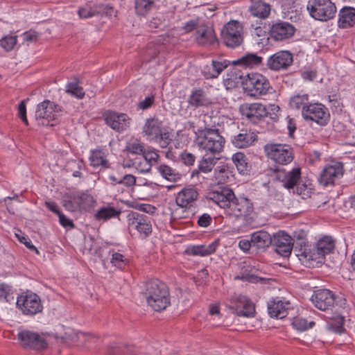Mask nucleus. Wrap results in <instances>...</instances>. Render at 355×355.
I'll use <instances>...</instances> for the list:
<instances>
[{
  "label": "nucleus",
  "mask_w": 355,
  "mask_h": 355,
  "mask_svg": "<svg viewBox=\"0 0 355 355\" xmlns=\"http://www.w3.org/2000/svg\"><path fill=\"white\" fill-rule=\"evenodd\" d=\"M207 198L222 208L228 207L232 211L231 214L243 219L244 225H252L254 223V219L252 216L253 203L247 198H236L233 191L224 186V183L218 182L217 184H211Z\"/></svg>",
  "instance_id": "obj_1"
},
{
  "label": "nucleus",
  "mask_w": 355,
  "mask_h": 355,
  "mask_svg": "<svg viewBox=\"0 0 355 355\" xmlns=\"http://www.w3.org/2000/svg\"><path fill=\"white\" fill-rule=\"evenodd\" d=\"M311 301L317 309L322 311H332L335 309L334 312L328 316L327 328L336 333H341L344 329L345 318L339 309L346 307L347 300L343 297H337L329 289H318L312 295Z\"/></svg>",
  "instance_id": "obj_2"
},
{
  "label": "nucleus",
  "mask_w": 355,
  "mask_h": 355,
  "mask_svg": "<svg viewBox=\"0 0 355 355\" xmlns=\"http://www.w3.org/2000/svg\"><path fill=\"white\" fill-rule=\"evenodd\" d=\"M143 294L148 304L155 311H163L171 304L170 293L166 285L157 279L144 283Z\"/></svg>",
  "instance_id": "obj_3"
},
{
  "label": "nucleus",
  "mask_w": 355,
  "mask_h": 355,
  "mask_svg": "<svg viewBox=\"0 0 355 355\" xmlns=\"http://www.w3.org/2000/svg\"><path fill=\"white\" fill-rule=\"evenodd\" d=\"M182 29L185 33L195 31L194 40L201 46H209L217 42L216 34L211 26L201 17L193 18L184 23Z\"/></svg>",
  "instance_id": "obj_4"
},
{
  "label": "nucleus",
  "mask_w": 355,
  "mask_h": 355,
  "mask_svg": "<svg viewBox=\"0 0 355 355\" xmlns=\"http://www.w3.org/2000/svg\"><path fill=\"white\" fill-rule=\"evenodd\" d=\"M196 143L200 149L215 157L222 152L225 140L218 129L205 128L199 130Z\"/></svg>",
  "instance_id": "obj_5"
},
{
  "label": "nucleus",
  "mask_w": 355,
  "mask_h": 355,
  "mask_svg": "<svg viewBox=\"0 0 355 355\" xmlns=\"http://www.w3.org/2000/svg\"><path fill=\"white\" fill-rule=\"evenodd\" d=\"M307 10L311 17L322 21L334 18L336 12V7L331 0H309Z\"/></svg>",
  "instance_id": "obj_6"
},
{
  "label": "nucleus",
  "mask_w": 355,
  "mask_h": 355,
  "mask_svg": "<svg viewBox=\"0 0 355 355\" xmlns=\"http://www.w3.org/2000/svg\"><path fill=\"white\" fill-rule=\"evenodd\" d=\"M62 112L60 105L49 100H45L37 105L35 119L43 125L53 126L55 125L53 122L58 120Z\"/></svg>",
  "instance_id": "obj_7"
},
{
  "label": "nucleus",
  "mask_w": 355,
  "mask_h": 355,
  "mask_svg": "<svg viewBox=\"0 0 355 355\" xmlns=\"http://www.w3.org/2000/svg\"><path fill=\"white\" fill-rule=\"evenodd\" d=\"M268 80L261 73H252L243 82V89L250 96H259L267 94L270 88Z\"/></svg>",
  "instance_id": "obj_8"
},
{
  "label": "nucleus",
  "mask_w": 355,
  "mask_h": 355,
  "mask_svg": "<svg viewBox=\"0 0 355 355\" xmlns=\"http://www.w3.org/2000/svg\"><path fill=\"white\" fill-rule=\"evenodd\" d=\"M264 151L268 158L282 165L291 163L294 157L293 148L286 144H268L264 146Z\"/></svg>",
  "instance_id": "obj_9"
},
{
  "label": "nucleus",
  "mask_w": 355,
  "mask_h": 355,
  "mask_svg": "<svg viewBox=\"0 0 355 355\" xmlns=\"http://www.w3.org/2000/svg\"><path fill=\"white\" fill-rule=\"evenodd\" d=\"M17 306L24 315H34L41 313L43 305L41 299L36 293L27 291L17 299Z\"/></svg>",
  "instance_id": "obj_10"
},
{
  "label": "nucleus",
  "mask_w": 355,
  "mask_h": 355,
  "mask_svg": "<svg viewBox=\"0 0 355 355\" xmlns=\"http://www.w3.org/2000/svg\"><path fill=\"white\" fill-rule=\"evenodd\" d=\"M243 26L238 21L227 23L221 31V37L224 44L230 48L240 46L243 41Z\"/></svg>",
  "instance_id": "obj_11"
},
{
  "label": "nucleus",
  "mask_w": 355,
  "mask_h": 355,
  "mask_svg": "<svg viewBox=\"0 0 355 355\" xmlns=\"http://www.w3.org/2000/svg\"><path fill=\"white\" fill-rule=\"evenodd\" d=\"M302 115L306 121L315 122L320 125L327 124L330 117L328 109L318 103H310L302 111Z\"/></svg>",
  "instance_id": "obj_12"
},
{
  "label": "nucleus",
  "mask_w": 355,
  "mask_h": 355,
  "mask_svg": "<svg viewBox=\"0 0 355 355\" xmlns=\"http://www.w3.org/2000/svg\"><path fill=\"white\" fill-rule=\"evenodd\" d=\"M17 339L25 349L40 351L47 347L45 338L35 331L21 330L17 334Z\"/></svg>",
  "instance_id": "obj_13"
},
{
  "label": "nucleus",
  "mask_w": 355,
  "mask_h": 355,
  "mask_svg": "<svg viewBox=\"0 0 355 355\" xmlns=\"http://www.w3.org/2000/svg\"><path fill=\"white\" fill-rule=\"evenodd\" d=\"M130 229H135L146 236L152 232L151 218L144 214L131 211L127 216Z\"/></svg>",
  "instance_id": "obj_14"
},
{
  "label": "nucleus",
  "mask_w": 355,
  "mask_h": 355,
  "mask_svg": "<svg viewBox=\"0 0 355 355\" xmlns=\"http://www.w3.org/2000/svg\"><path fill=\"white\" fill-rule=\"evenodd\" d=\"M272 244L275 247L277 253L288 257L293 250V239L285 232L279 231L273 235Z\"/></svg>",
  "instance_id": "obj_15"
},
{
  "label": "nucleus",
  "mask_w": 355,
  "mask_h": 355,
  "mask_svg": "<svg viewBox=\"0 0 355 355\" xmlns=\"http://www.w3.org/2000/svg\"><path fill=\"white\" fill-rule=\"evenodd\" d=\"M293 62L292 53L288 51H280L269 57L267 66L272 71L285 70L293 64Z\"/></svg>",
  "instance_id": "obj_16"
},
{
  "label": "nucleus",
  "mask_w": 355,
  "mask_h": 355,
  "mask_svg": "<svg viewBox=\"0 0 355 355\" xmlns=\"http://www.w3.org/2000/svg\"><path fill=\"white\" fill-rule=\"evenodd\" d=\"M240 112L253 123H257L261 118L267 115L264 105L261 103H245L241 106Z\"/></svg>",
  "instance_id": "obj_17"
},
{
  "label": "nucleus",
  "mask_w": 355,
  "mask_h": 355,
  "mask_svg": "<svg viewBox=\"0 0 355 355\" xmlns=\"http://www.w3.org/2000/svg\"><path fill=\"white\" fill-rule=\"evenodd\" d=\"M105 120L111 128L118 132L125 130L130 123V118L126 114L115 112H106Z\"/></svg>",
  "instance_id": "obj_18"
},
{
  "label": "nucleus",
  "mask_w": 355,
  "mask_h": 355,
  "mask_svg": "<svg viewBox=\"0 0 355 355\" xmlns=\"http://www.w3.org/2000/svg\"><path fill=\"white\" fill-rule=\"evenodd\" d=\"M232 309L239 316L252 317L255 313L254 304L249 298L241 295L236 297Z\"/></svg>",
  "instance_id": "obj_19"
},
{
  "label": "nucleus",
  "mask_w": 355,
  "mask_h": 355,
  "mask_svg": "<svg viewBox=\"0 0 355 355\" xmlns=\"http://www.w3.org/2000/svg\"><path fill=\"white\" fill-rule=\"evenodd\" d=\"M335 248L334 241L331 236H324L320 239L315 247L313 248V253L315 254L313 261L318 263H322L324 256L331 253Z\"/></svg>",
  "instance_id": "obj_20"
},
{
  "label": "nucleus",
  "mask_w": 355,
  "mask_h": 355,
  "mask_svg": "<svg viewBox=\"0 0 355 355\" xmlns=\"http://www.w3.org/2000/svg\"><path fill=\"white\" fill-rule=\"evenodd\" d=\"M295 32L294 27L287 22H280L274 24L270 30L271 37L277 41H282L291 37Z\"/></svg>",
  "instance_id": "obj_21"
},
{
  "label": "nucleus",
  "mask_w": 355,
  "mask_h": 355,
  "mask_svg": "<svg viewBox=\"0 0 355 355\" xmlns=\"http://www.w3.org/2000/svg\"><path fill=\"white\" fill-rule=\"evenodd\" d=\"M229 65L230 61L226 60H212L210 64L204 66L202 73L207 79L216 78Z\"/></svg>",
  "instance_id": "obj_22"
},
{
  "label": "nucleus",
  "mask_w": 355,
  "mask_h": 355,
  "mask_svg": "<svg viewBox=\"0 0 355 355\" xmlns=\"http://www.w3.org/2000/svg\"><path fill=\"white\" fill-rule=\"evenodd\" d=\"M293 250L300 260L313 261L315 254L313 253V249L304 240L298 239L295 243H293Z\"/></svg>",
  "instance_id": "obj_23"
},
{
  "label": "nucleus",
  "mask_w": 355,
  "mask_h": 355,
  "mask_svg": "<svg viewBox=\"0 0 355 355\" xmlns=\"http://www.w3.org/2000/svg\"><path fill=\"white\" fill-rule=\"evenodd\" d=\"M300 167H295L289 172L277 165H272L266 170V175L270 178H300L301 171Z\"/></svg>",
  "instance_id": "obj_24"
},
{
  "label": "nucleus",
  "mask_w": 355,
  "mask_h": 355,
  "mask_svg": "<svg viewBox=\"0 0 355 355\" xmlns=\"http://www.w3.org/2000/svg\"><path fill=\"white\" fill-rule=\"evenodd\" d=\"M253 247L264 251L272 243V237L266 231L259 230L251 234Z\"/></svg>",
  "instance_id": "obj_25"
},
{
  "label": "nucleus",
  "mask_w": 355,
  "mask_h": 355,
  "mask_svg": "<svg viewBox=\"0 0 355 355\" xmlns=\"http://www.w3.org/2000/svg\"><path fill=\"white\" fill-rule=\"evenodd\" d=\"M288 302H284L280 300H273L268 302V310L270 317L284 318L287 315Z\"/></svg>",
  "instance_id": "obj_26"
},
{
  "label": "nucleus",
  "mask_w": 355,
  "mask_h": 355,
  "mask_svg": "<svg viewBox=\"0 0 355 355\" xmlns=\"http://www.w3.org/2000/svg\"><path fill=\"white\" fill-rule=\"evenodd\" d=\"M355 24V8L352 7L343 8L338 14V25L340 28H347Z\"/></svg>",
  "instance_id": "obj_27"
},
{
  "label": "nucleus",
  "mask_w": 355,
  "mask_h": 355,
  "mask_svg": "<svg viewBox=\"0 0 355 355\" xmlns=\"http://www.w3.org/2000/svg\"><path fill=\"white\" fill-rule=\"evenodd\" d=\"M198 196L197 191L193 187L184 188L179 192L176 197V203L182 208L187 207L191 202L198 198Z\"/></svg>",
  "instance_id": "obj_28"
},
{
  "label": "nucleus",
  "mask_w": 355,
  "mask_h": 355,
  "mask_svg": "<svg viewBox=\"0 0 355 355\" xmlns=\"http://www.w3.org/2000/svg\"><path fill=\"white\" fill-rule=\"evenodd\" d=\"M189 104L195 107H207L211 103L205 92L202 89H194L189 98Z\"/></svg>",
  "instance_id": "obj_29"
},
{
  "label": "nucleus",
  "mask_w": 355,
  "mask_h": 355,
  "mask_svg": "<svg viewBox=\"0 0 355 355\" xmlns=\"http://www.w3.org/2000/svg\"><path fill=\"white\" fill-rule=\"evenodd\" d=\"M159 0H135V11L139 17H146L156 8Z\"/></svg>",
  "instance_id": "obj_30"
},
{
  "label": "nucleus",
  "mask_w": 355,
  "mask_h": 355,
  "mask_svg": "<svg viewBox=\"0 0 355 355\" xmlns=\"http://www.w3.org/2000/svg\"><path fill=\"white\" fill-rule=\"evenodd\" d=\"M257 139V136L253 132H242L234 137L232 144L237 148H243L251 146Z\"/></svg>",
  "instance_id": "obj_31"
},
{
  "label": "nucleus",
  "mask_w": 355,
  "mask_h": 355,
  "mask_svg": "<svg viewBox=\"0 0 355 355\" xmlns=\"http://www.w3.org/2000/svg\"><path fill=\"white\" fill-rule=\"evenodd\" d=\"M162 123L157 119H149L146 121L144 126V132L148 137L150 140L155 139L159 137L162 132Z\"/></svg>",
  "instance_id": "obj_32"
},
{
  "label": "nucleus",
  "mask_w": 355,
  "mask_h": 355,
  "mask_svg": "<svg viewBox=\"0 0 355 355\" xmlns=\"http://www.w3.org/2000/svg\"><path fill=\"white\" fill-rule=\"evenodd\" d=\"M249 10L253 16L265 19L270 15V6L262 1H252Z\"/></svg>",
  "instance_id": "obj_33"
},
{
  "label": "nucleus",
  "mask_w": 355,
  "mask_h": 355,
  "mask_svg": "<svg viewBox=\"0 0 355 355\" xmlns=\"http://www.w3.org/2000/svg\"><path fill=\"white\" fill-rule=\"evenodd\" d=\"M284 182V187L288 189L293 190L294 193L298 195H307L309 193L308 190L311 189L309 187L311 184H307L306 182L302 181V179H286Z\"/></svg>",
  "instance_id": "obj_34"
},
{
  "label": "nucleus",
  "mask_w": 355,
  "mask_h": 355,
  "mask_svg": "<svg viewBox=\"0 0 355 355\" xmlns=\"http://www.w3.org/2000/svg\"><path fill=\"white\" fill-rule=\"evenodd\" d=\"M121 214V210L120 208L108 204L98 210L95 214V218L97 220H107L112 218H119Z\"/></svg>",
  "instance_id": "obj_35"
},
{
  "label": "nucleus",
  "mask_w": 355,
  "mask_h": 355,
  "mask_svg": "<svg viewBox=\"0 0 355 355\" xmlns=\"http://www.w3.org/2000/svg\"><path fill=\"white\" fill-rule=\"evenodd\" d=\"M343 171L342 163L332 161L324 166L320 178H338L343 175Z\"/></svg>",
  "instance_id": "obj_36"
},
{
  "label": "nucleus",
  "mask_w": 355,
  "mask_h": 355,
  "mask_svg": "<svg viewBox=\"0 0 355 355\" xmlns=\"http://www.w3.org/2000/svg\"><path fill=\"white\" fill-rule=\"evenodd\" d=\"M262 58L255 53H248L240 58L233 60V65H239L246 67H253L261 64Z\"/></svg>",
  "instance_id": "obj_37"
},
{
  "label": "nucleus",
  "mask_w": 355,
  "mask_h": 355,
  "mask_svg": "<svg viewBox=\"0 0 355 355\" xmlns=\"http://www.w3.org/2000/svg\"><path fill=\"white\" fill-rule=\"evenodd\" d=\"M78 196L76 191H70L63 195L62 199V206L66 210L71 212L79 211V204L78 203Z\"/></svg>",
  "instance_id": "obj_38"
},
{
  "label": "nucleus",
  "mask_w": 355,
  "mask_h": 355,
  "mask_svg": "<svg viewBox=\"0 0 355 355\" xmlns=\"http://www.w3.org/2000/svg\"><path fill=\"white\" fill-rule=\"evenodd\" d=\"M232 161L241 175H248L250 166L248 165L247 159L243 153H236L234 154Z\"/></svg>",
  "instance_id": "obj_39"
},
{
  "label": "nucleus",
  "mask_w": 355,
  "mask_h": 355,
  "mask_svg": "<svg viewBox=\"0 0 355 355\" xmlns=\"http://www.w3.org/2000/svg\"><path fill=\"white\" fill-rule=\"evenodd\" d=\"M79 211H87L94 207L96 200L94 197L87 192L76 191Z\"/></svg>",
  "instance_id": "obj_40"
},
{
  "label": "nucleus",
  "mask_w": 355,
  "mask_h": 355,
  "mask_svg": "<svg viewBox=\"0 0 355 355\" xmlns=\"http://www.w3.org/2000/svg\"><path fill=\"white\" fill-rule=\"evenodd\" d=\"M91 166L101 167L100 170L108 168L109 164L107 160L104 157V153L101 150H94L89 156Z\"/></svg>",
  "instance_id": "obj_41"
},
{
  "label": "nucleus",
  "mask_w": 355,
  "mask_h": 355,
  "mask_svg": "<svg viewBox=\"0 0 355 355\" xmlns=\"http://www.w3.org/2000/svg\"><path fill=\"white\" fill-rule=\"evenodd\" d=\"M216 251V245L211 243L207 246L205 245H197L189 248L186 252L190 255L194 256H207Z\"/></svg>",
  "instance_id": "obj_42"
},
{
  "label": "nucleus",
  "mask_w": 355,
  "mask_h": 355,
  "mask_svg": "<svg viewBox=\"0 0 355 355\" xmlns=\"http://www.w3.org/2000/svg\"><path fill=\"white\" fill-rule=\"evenodd\" d=\"M309 104V95L306 94H297L290 99V106L296 110L302 109L303 111Z\"/></svg>",
  "instance_id": "obj_43"
},
{
  "label": "nucleus",
  "mask_w": 355,
  "mask_h": 355,
  "mask_svg": "<svg viewBox=\"0 0 355 355\" xmlns=\"http://www.w3.org/2000/svg\"><path fill=\"white\" fill-rule=\"evenodd\" d=\"M66 93L74 96L78 99H81L85 96V92L77 81L69 82L66 85Z\"/></svg>",
  "instance_id": "obj_44"
},
{
  "label": "nucleus",
  "mask_w": 355,
  "mask_h": 355,
  "mask_svg": "<svg viewBox=\"0 0 355 355\" xmlns=\"http://www.w3.org/2000/svg\"><path fill=\"white\" fill-rule=\"evenodd\" d=\"M110 254H112L111 263L115 267L123 269L128 263V259H126L121 253L110 250Z\"/></svg>",
  "instance_id": "obj_45"
},
{
  "label": "nucleus",
  "mask_w": 355,
  "mask_h": 355,
  "mask_svg": "<svg viewBox=\"0 0 355 355\" xmlns=\"http://www.w3.org/2000/svg\"><path fill=\"white\" fill-rule=\"evenodd\" d=\"M14 291L10 286L7 284H0V300H3L7 302L14 301Z\"/></svg>",
  "instance_id": "obj_46"
},
{
  "label": "nucleus",
  "mask_w": 355,
  "mask_h": 355,
  "mask_svg": "<svg viewBox=\"0 0 355 355\" xmlns=\"http://www.w3.org/2000/svg\"><path fill=\"white\" fill-rule=\"evenodd\" d=\"M215 164V157L203 156L198 165V170L207 173L211 171Z\"/></svg>",
  "instance_id": "obj_47"
},
{
  "label": "nucleus",
  "mask_w": 355,
  "mask_h": 355,
  "mask_svg": "<svg viewBox=\"0 0 355 355\" xmlns=\"http://www.w3.org/2000/svg\"><path fill=\"white\" fill-rule=\"evenodd\" d=\"M314 324L315 323L313 322H311L309 324L306 319L299 317L294 318L292 322V325L293 328L300 331H305L309 328L312 327V326L314 325Z\"/></svg>",
  "instance_id": "obj_48"
},
{
  "label": "nucleus",
  "mask_w": 355,
  "mask_h": 355,
  "mask_svg": "<svg viewBox=\"0 0 355 355\" xmlns=\"http://www.w3.org/2000/svg\"><path fill=\"white\" fill-rule=\"evenodd\" d=\"M126 149L132 154H143L145 150L144 145L136 139L130 140L127 144Z\"/></svg>",
  "instance_id": "obj_49"
},
{
  "label": "nucleus",
  "mask_w": 355,
  "mask_h": 355,
  "mask_svg": "<svg viewBox=\"0 0 355 355\" xmlns=\"http://www.w3.org/2000/svg\"><path fill=\"white\" fill-rule=\"evenodd\" d=\"M17 42V36H6L0 40V45L7 51H11Z\"/></svg>",
  "instance_id": "obj_50"
},
{
  "label": "nucleus",
  "mask_w": 355,
  "mask_h": 355,
  "mask_svg": "<svg viewBox=\"0 0 355 355\" xmlns=\"http://www.w3.org/2000/svg\"><path fill=\"white\" fill-rule=\"evenodd\" d=\"M132 207L135 208L137 210L143 211L144 213H147L151 215H154L157 209L151 205L149 204H144V203H135L132 205Z\"/></svg>",
  "instance_id": "obj_51"
},
{
  "label": "nucleus",
  "mask_w": 355,
  "mask_h": 355,
  "mask_svg": "<svg viewBox=\"0 0 355 355\" xmlns=\"http://www.w3.org/2000/svg\"><path fill=\"white\" fill-rule=\"evenodd\" d=\"M180 159L181 162L186 166H192L196 161L195 155L189 152H187V150L181 153L180 155Z\"/></svg>",
  "instance_id": "obj_52"
},
{
  "label": "nucleus",
  "mask_w": 355,
  "mask_h": 355,
  "mask_svg": "<svg viewBox=\"0 0 355 355\" xmlns=\"http://www.w3.org/2000/svg\"><path fill=\"white\" fill-rule=\"evenodd\" d=\"M155 140L159 144L161 148H166L171 141L168 132H161L159 137H156Z\"/></svg>",
  "instance_id": "obj_53"
},
{
  "label": "nucleus",
  "mask_w": 355,
  "mask_h": 355,
  "mask_svg": "<svg viewBox=\"0 0 355 355\" xmlns=\"http://www.w3.org/2000/svg\"><path fill=\"white\" fill-rule=\"evenodd\" d=\"M148 26L151 28H160L162 26H165V19L162 15H157L148 22Z\"/></svg>",
  "instance_id": "obj_54"
},
{
  "label": "nucleus",
  "mask_w": 355,
  "mask_h": 355,
  "mask_svg": "<svg viewBox=\"0 0 355 355\" xmlns=\"http://www.w3.org/2000/svg\"><path fill=\"white\" fill-rule=\"evenodd\" d=\"M159 171L160 174L163 176V178H167V176L177 175L175 170L172 168L169 167L167 165H161L157 168Z\"/></svg>",
  "instance_id": "obj_55"
},
{
  "label": "nucleus",
  "mask_w": 355,
  "mask_h": 355,
  "mask_svg": "<svg viewBox=\"0 0 355 355\" xmlns=\"http://www.w3.org/2000/svg\"><path fill=\"white\" fill-rule=\"evenodd\" d=\"M96 13L97 12L91 7L82 8L78 10V15L81 18H89L96 15Z\"/></svg>",
  "instance_id": "obj_56"
},
{
  "label": "nucleus",
  "mask_w": 355,
  "mask_h": 355,
  "mask_svg": "<svg viewBox=\"0 0 355 355\" xmlns=\"http://www.w3.org/2000/svg\"><path fill=\"white\" fill-rule=\"evenodd\" d=\"M154 101H155L154 96H150L146 97L145 99L141 101L139 103L138 107L143 110H147L153 105V104L154 103Z\"/></svg>",
  "instance_id": "obj_57"
},
{
  "label": "nucleus",
  "mask_w": 355,
  "mask_h": 355,
  "mask_svg": "<svg viewBox=\"0 0 355 355\" xmlns=\"http://www.w3.org/2000/svg\"><path fill=\"white\" fill-rule=\"evenodd\" d=\"M143 160H146L148 162H150L152 164V162H156L159 155L158 154L153 150H148L146 152L145 150L143 153Z\"/></svg>",
  "instance_id": "obj_58"
},
{
  "label": "nucleus",
  "mask_w": 355,
  "mask_h": 355,
  "mask_svg": "<svg viewBox=\"0 0 355 355\" xmlns=\"http://www.w3.org/2000/svg\"><path fill=\"white\" fill-rule=\"evenodd\" d=\"M236 279H241L243 281H247L252 283H257L260 281H262L263 279L261 277H259L254 275L250 274H243L241 276H237L235 277Z\"/></svg>",
  "instance_id": "obj_59"
},
{
  "label": "nucleus",
  "mask_w": 355,
  "mask_h": 355,
  "mask_svg": "<svg viewBox=\"0 0 355 355\" xmlns=\"http://www.w3.org/2000/svg\"><path fill=\"white\" fill-rule=\"evenodd\" d=\"M211 217L208 214H203L198 220V225L202 227H208L211 223Z\"/></svg>",
  "instance_id": "obj_60"
},
{
  "label": "nucleus",
  "mask_w": 355,
  "mask_h": 355,
  "mask_svg": "<svg viewBox=\"0 0 355 355\" xmlns=\"http://www.w3.org/2000/svg\"><path fill=\"white\" fill-rule=\"evenodd\" d=\"M18 113L19 116L21 118L22 121L26 124L28 125V120L26 117V107L25 104V101H22L18 107Z\"/></svg>",
  "instance_id": "obj_61"
},
{
  "label": "nucleus",
  "mask_w": 355,
  "mask_h": 355,
  "mask_svg": "<svg viewBox=\"0 0 355 355\" xmlns=\"http://www.w3.org/2000/svg\"><path fill=\"white\" fill-rule=\"evenodd\" d=\"M151 164L146 160L139 162L136 166V169L141 173L148 172L151 168Z\"/></svg>",
  "instance_id": "obj_62"
},
{
  "label": "nucleus",
  "mask_w": 355,
  "mask_h": 355,
  "mask_svg": "<svg viewBox=\"0 0 355 355\" xmlns=\"http://www.w3.org/2000/svg\"><path fill=\"white\" fill-rule=\"evenodd\" d=\"M59 217L60 223L64 227H73L74 225L73 221L64 216L62 212L58 215Z\"/></svg>",
  "instance_id": "obj_63"
},
{
  "label": "nucleus",
  "mask_w": 355,
  "mask_h": 355,
  "mask_svg": "<svg viewBox=\"0 0 355 355\" xmlns=\"http://www.w3.org/2000/svg\"><path fill=\"white\" fill-rule=\"evenodd\" d=\"M24 42L28 44L30 42H33L37 40V35L36 33L27 31L23 34Z\"/></svg>",
  "instance_id": "obj_64"
}]
</instances>
